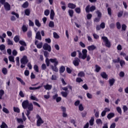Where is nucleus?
Returning a JSON list of instances; mask_svg holds the SVG:
<instances>
[{
    "mask_svg": "<svg viewBox=\"0 0 128 128\" xmlns=\"http://www.w3.org/2000/svg\"><path fill=\"white\" fill-rule=\"evenodd\" d=\"M78 52L79 58H82V60H86V58L88 56V50L86 49H83L82 50V54L80 50H78Z\"/></svg>",
    "mask_w": 128,
    "mask_h": 128,
    "instance_id": "obj_1",
    "label": "nucleus"
},
{
    "mask_svg": "<svg viewBox=\"0 0 128 128\" xmlns=\"http://www.w3.org/2000/svg\"><path fill=\"white\" fill-rule=\"evenodd\" d=\"M36 118L37 119V122H36V126H40L42 124H44V122L42 119V117L40 116V115L37 114L36 116Z\"/></svg>",
    "mask_w": 128,
    "mask_h": 128,
    "instance_id": "obj_2",
    "label": "nucleus"
},
{
    "mask_svg": "<svg viewBox=\"0 0 128 128\" xmlns=\"http://www.w3.org/2000/svg\"><path fill=\"white\" fill-rule=\"evenodd\" d=\"M102 40L105 43V46L107 48H110V42L108 40V38L106 36H102Z\"/></svg>",
    "mask_w": 128,
    "mask_h": 128,
    "instance_id": "obj_3",
    "label": "nucleus"
},
{
    "mask_svg": "<svg viewBox=\"0 0 128 128\" xmlns=\"http://www.w3.org/2000/svg\"><path fill=\"white\" fill-rule=\"evenodd\" d=\"M96 6H92L90 7V5H88L86 8V12H92L96 10Z\"/></svg>",
    "mask_w": 128,
    "mask_h": 128,
    "instance_id": "obj_4",
    "label": "nucleus"
},
{
    "mask_svg": "<svg viewBox=\"0 0 128 128\" xmlns=\"http://www.w3.org/2000/svg\"><path fill=\"white\" fill-rule=\"evenodd\" d=\"M20 62L22 64H26L28 62V56H24L20 59Z\"/></svg>",
    "mask_w": 128,
    "mask_h": 128,
    "instance_id": "obj_5",
    "label": "nucleus"
},
{
    "mask_svg": "<svg viewBox=\"0 0 128 128\" xmlns=\"http://www.w3.org/2000/svg\"><path fill=\"white\" fill-rule=\"evenodd\" d=\"M43 48L44 50H48V52H52V47L50 46V45H49L46 43L44 44Z\"/></svg>",
    "mask_w": 128,
    "mask_h": 128,
    "instance_id": "obj_6",
    "label": "nucleus"
},
{
    "mask_svg": "<svg viewBox=\"0 0 128 128\" xmlns=\"http://www.w3.org/2000/svg\"><path fill=\"white\" fill-rule=\"evenodd\" d=\"M29 104L30 102H28V100H25L22 102V106L24 110L26 109Z\"/></svg>",
    "mask_w": 128,
    "mask_h": 128,
    "instance_id": "obj_7",
    "label": "nucleus"
},
{
    "mask_svg": "<svg viewBox=\"0 0 128 128\" xmlns=\"http://www.w3.org/2000/svg\"><path fill=\"white\" fill-rule=\"evenodd\" d=\"M80 62V60L78 58H75L72 62L73 64H74L75 66H78Z\"/></svg>",
    "mask_w": 128,
    "mask_h": 128,
    "instance_id": "obj_8",
    "label": "nucleus"
},
{
    "mask_svg": "<svg viewBox=\"0 0 128 128\" xmlns=\"http://www.w3.org/2000/svg\"><path fill=\"white\" fill-rule=\"evenodd\" d=\"M28 110H26V112H32L34 110V105H32V103H30L28 106H27Z\"/></svg>",
    "mask_w": 128,
    "mask_h": 128,
    "instance_id": "obj_9",
    "label": "nucleus"
},
{
    "mask_svg": "<svg viewBox=\"0 0 128 128\" xmlns=\"http://www.w3.org/2000/svg\"><path fill=\"white\" fill-rule=\"evenodd\" d=\"M4 6L5 10H7V11L10 10V4L8 2H6Z\"/></svg>",
    "mask_w": 128,
    "mask_h": 128,
    "instance_id": "obj_10",
    "label": "nucleus"
},
{
    "mask_svg": "<svg viewBox=\"0 0 128 128\" xmlns=\"http://www.w3.org/2000/svg\"><path fill=\"white\" fill-rule=\"evenodd\" d=\"M50 62H52V64L54 63V66H58V61L56 58H54V59L50 58Z\"/></svg>",
    "mask_w": 128,
    "mask_h": 128,
    "instance_id": "obj_11",
    "label": "nucleus"
},
{
    "mask_svg": "<svg viewBox=\"0 0 128 128\" xmlns=\"http://www.w3.org/2000/svg\"><path fill=\"white\" fill-rule=\"evenodd\" d=\"M38 40H36L35 42V44L36 46L38 48H42V42L38 43Z\"/></svg>",
    "mask_w": 128,
    "mask_h": 128,
    "instance_id": "obj_12",
    "label": "nucleus"
},
{
    "mask_svg": "<svg viewBox=\"0 0 128 128\" xmlns=\"http://www.w3.org/2000/svg\"><path fill=\"white\" fill-rule=\"evenodd\" d=\"M54 10H50V18L52 20H54Z\"/></svg>",
    "mask_w": 128,
    "mask_h": 128,
    "instance_id": "obj_13",
    "label": "nucleus"
},
{
    "mask_svg": "<svg viewBox=\"0 0 128 128\" xmlns=\"http://www.w3.org/2000/svg\"><path fill=\"white\" fill-rule=\"evenodd\" d=\"M44 88H45L46 90H50L52 88V86L48 84H46V85L44 86Z\"/></svg>",
    "mask_w": 128,
    "mask_h": 128,
    "instance_id": "obj_14",
    "label": "nucleus"
},
{
    "mask_svg": "<svg viewBox=\"0 0 128 128\" xmlns=\"http://www.w3.org/2000/svg\"><path fill=\"white\" fill-rule=\"evenodd\" d=\"M36 40H42V35H40V32H38L36 33Z\"/></svg>",
    "mask_w": 128,
    "mask_h": 128,
    "instance_id": "obj_15",
    "label": "nucleus"
},
{
    "mask_svg": "<svg viewBox=\"0 0 128 128\" xmlns=\"http://www.w3.org/2000/svg\"><path fill=\"white\" fill-rule=\"evenodd\" d=\"M68 8H72V10H74V8H76V5L72 4V3H69L68 5Z\"/></svg>",
    "mask_w": 128,
    "mask_h": 128,
    "instance_id": "obj_16",
    "label": "nucleus"
},
{
    "mask_svg": "<svg viewBox=\"0 0 128 128\" xmlns=\"http://www.w3.org/2000/svg\"><path fill=\"white\" fill-rule=\"evenodd\" d=\"M100 76L103 78H104L105 80H108V76L105 72H102L100 74Z\"/></svg>",
    "mask_w": 128,
    "mask_h": 128,
    "instance_id": "obj_17",
    "label": "nucleus"
},
{
    "mask_svg": "<svg viewBox=\"0 0 128 128\" xmlns=\"http://www.w3.org/2000/svg\"><path fill=\"white\" fill-rule=\"evenodd\" d=\"M88 50L90 51V50H94L96 48V46H94V45H92L90 46H88L87 48Z\"/></svg>",
    "mask_w": 128,
    "mask_h": 128,
    "instance_id": "obj_18",
    "label": "nucleus"
},
{
    "mask_svg": "<svg viewBox=\"0 0 128 128\" xmlns=\"http://www.w3.org/2000/svg\"><path fill=\"white\" fill-rule=\"evenodd\" d=\"M108 82H109L110 86H112L114 84V82H116V80H114V78H112V79H110Z\"/></svg>",
    "mask_w": 128,
    "mask_h": 128,
    "instance_id": "obj_19",
    "label": "nucleus"
},
{
    "mask_svg": "<svg viewBox=\"0 0 128 128\" xmlns=\"http://www.w3.org/2000/svg\"><path fill=\"white\" fill-rule=\"evenodd\" d=\"M41 88H42V86H38V87H30L29 90H40Z\"/></svg>",
    "mask_w": 128,
    "mask_h": 128,
    "instance_id": "obj_20",
    "label": "nucleus"
},
{
    "mask_svg": "<svg viewBox=\"0 0 128 128\" xmlns=\"http://www.w3.org/2000/svg\"><path fill=\"white\" fill-rule=\"evenodd\" d=\"M114 116V112H110L108 114L107 116V118L108 120H110L111 118H112Z\"/></svg>",
    "mask_w": 128,
    "mask_h": 128,
    "instance_id": "obj_21",
    "label": "nucleus"
},
{
    "mask_svg": "<svg viewBox=\"0 0 128 128\" xmlns=\"http://www.w3.org/2000/svg\"><path fill=\"white\" fill-rule=\"evenodd\" d=\"M56 66L57 65H54L51 66L52 70H54V72H58V68Z\"/></svg>",
    "mask_w": 128,
    "mask_h": 128,
    "instance_id": "obj_22",
    "label": "nucleus"
},
{
    "mask_svg": "<svg viewBox=\"0 0 128 128\" xmlns=\"http://www.w3.org/2000/svg\"><path fill=\"white\" fill-rule=\"evenodd\" d=\"M28 26L23 24L22 26V30L24 32H28Z\"/></svg>",
    "mask_w": 128,
    "mask_h": 128,
    "instance_id": "obj_23",
    "label": "nucleus"
},
{
    "mask_svg": "<svg viewBox=\"0 0 128 128\" xmlns=\"http://www.w3.org/2000/svg\"><path fill=\"white\" fill-rule=\"evenodd\" d=\"M94 117H91L90 120L89 121L90 125L91 126H94Z\"/></svg>",
    "mask_w": 128,
    "mask_h": 128,
    "instance_id": "obj_24",
    "label": "nucleus"
},
{
    "mask_svg": "<svg viewBox=\"0 0 128 128\" xmlns=\"http://www.w3.org/2000/svg\"><path fill=\"white\" fill-rule=\"evenodd\" d=\"M30 100H36V102H38V99L36 97V96H32V94H31L30 97Z\"/></svg>",
    "mask_w": 128,
    "mask_h": 128,
    "instance_id": "obj_25",
    "label": "nucleus"
},
{
    "mask_svg": "<svg viewBox=\"0 0 128 128\" xmlns=\"http://www.w3.org/2000/svg\"><path fill=\"white\" fill-rule=\"evenodd\" d=\"M0 128H8V125L6 122H2V124L0 126Z\"/></svg>",
    "mask_w": 128,
    "mask_h": 128,
    "instance_id": "obj_26",
    "label": "nucleus"
},
{
    "mask_svg": "<svg viewBox=\"0 0 128 128\" xmlns=\"http://www.w3.org/2000/svg\"><path fill=\"white\" fill-rule=\"evenodd\" d=\"M2 73L3 74L6 76V74H8V69L6 68H3L2 70Z\"/></svg>",
    "mask_w": 128,
    "mask_h": 128,
    "instance_id": "obj_27",
    "label": "nucleus"
},
{
    "mask_svg": "<svg viewBox=\"0 0 128 128\" xmlns=\"http://www.w3.org/2000/svg\"><path fill=\"white\" fill-rule=\"evenodd\" d=\"M35 24L36 26H38V28H40L42 26V24L40 22V21L38 20H35Z\"/></svg>",
    "mask_w": 128,
    "mask_h": 128,
    "instance_id": "obj_28",
    "label": "nucleus"
},
{
    "mask_svg": "<svg viewBox=\"0 0 128 128\" xmlns=\"http://www.w3.org/2000/svg\"><path fill=\"white\" fill-rule=\"evenodd\" d=\"M4 94V91L2 90H0V100L2 99V96Z\"/></svg>",
    "mask_w": 128,
    "mask_h": 128,
    "instance_id": "obj_29",
    "label": "nucleus"
},
{
    "mask_svg": "<svg viewBox=\"0 0 128 128\" xmlns=\"http://www.w3.org/2000/svg\"><path fill=\"white\" fill-rule=\"evenodd\" d=\"M64 70H66V68L64 66H62L60 68V74H62V72H64Z\"/></svg>",
    "mask_w": 128,
    "mask_h": 128,
    "instance_id": "obj_30",
    "label": "nucleus"
},
{
    "mask_svg": "<svg viewBox=\"0 0 128 128\" xmlns=\"http://www.w3.org/2000/svg\"><path fill=\"white\" fill-rule=\"evenodd\" d=\"M48 26L50 28H54V22L52 21H50L48 24Z\"/></svg>",
    "mask_w": 128,
    "mask_h": 128,
    "instance_id": "obj_31",
    "label": "nucleus"
},
{
    "mask_svg": "<svg viewBox=\"0 0 128 128\" xmlns=\"http://www.w3.org/2000/svg\"><path fill=\"white\" fill-rule=\"evenodd\" d=\"M84 76H85V74H84V72H80L78 74V76H79L80 78H82Z\"/></svg>",
    "mask_w": 128,
    "mask_h": 128,
    "instance_id": "obj_32",
    "label": "nucleus"
},
{
    "mask_svg": "<svg viewBox=\"0 0 128 128\" xmlns=\"http://www.w3.org/2000/svg\"><path fill=\"white\" fill-rule=\"evenodd\" d=\"M96 124H102V119L100 118H98L96 120Z\"/></svg>",
    "mask_w": 128,
    "mask_h": 128,
    "instance_id": "obj_33",
    "label": "nucleus"
},
{
    "mask_svg": "<svg viewBox=\"0 0 128 128\" xmlns=\"http://www.w3.org/2000/svg\"><path fill=\"white\" fill-rule=\"evenodd\" d=\"M8 60L10 62H14V57L13 56H8Z\"/></svg>",
    "mask_w": 128,
    "mask_h": 128,
    "instance_id": "obj_34",
    "label": "nucleus"
},
{
    "mask_svg": "<svg viewBox=\"0 0 128 128\" xmlns=\"http://www.w3.org/2000/svg\"><path fill=\"white\" fill-rule=\"evenodd\" d=\"M119 62H120V65L122 66H122H126V62L124 60H120Z\"/></svg>",
    "mask_w": 128,
    "mask_h": 128,
    "instance_id": "obj_35",
    "label": "nucleus"
},
{
    "mask_svg": "<svg viewBox=\"0 0 128 128\" xmlns=\"http://www.w3.org/2000/svg\"><path fill=\"white\" fill-rule=\"evenodd\" d=\"M7 42L8 46H12L14 44L12 41L10 39H7Z\"/></svg>",
    "mask_w": 128,
    "mask_h": 128,
    "instance_id": "obj_36",
    "label": "nucleus"
},
{
    "mask_svg": "<svg viewBox=\"0 0 128 128\" xmlns=\"http://www.w3.org/2000/svg\"><path fill=\"white\" fill-rule=\"evenodd\" d=\"M95 68H96V72H99L100 70V69H101L100 66H98V65H96Z\"/></svg>",
    "mask_w": 128,
    "mask_h": 128,
    "instance_id": "obj_37",
    "label": "nucleus"
},
{
    "mask_svg": "<svg viewBox=\"0 0 128 128\" xmlns=\"http://www.w3.org/2000/svg\"><path fill=\"white\" fill-rule=\"evenodd\" d=\"M20 40V36H16L14 38V41L15 42H18Z\"/></svg>",
    "mask_w": 128,
    "mask_h": 128,
    "instance_id": "obj_38",
    "label": "nucleus"
},
{
    "mask_svg": "<svg viewBox=\"0 0 128 128\" xmlns=\"http://www.w3.org/2000/svg\"><path fill=\"white\" fill-rule=\"evenodd\" d=\"M27 36L29 38H32V31H28L27 32Z\"/></svg>",
    "mask_w": 128,
    "mask_h": 128,
    "instance_id": "obj_39",
    "label": "nucleus"
},
{
    "mask_svg": "<svg viewBox=\"0 0 128 128\" xmlns=\"http://www.w3.org/2000/svg\"><path fill=\"white\" fill-rule=\"evenodd\" d=\"M14 112L19 114V112H20V110L18 108L14 107Z\"/></svg>",
    "mask_w": 128,
    "mask_h": 128,
    "instance_id": "obj_40",
    "label": "nucleus"
},
{
    "mask_svg": "<svg viewBox=\"0 0 128 128\" xmlns=\"http://www.w3.org/2000/svg\"><path fill=\"white\" fill-rule=\"evenodd\" d=\"M28 2H25L22 4V8H28Z\"/></svg>",
    "mask_w": 128,
    "mask_h": 128,
    "instance_id": "obj_41",
    "label": "nucleus"
},
{
    "mask_svg": "<svg viewBox=\"0 0 128 128\" xmlns=\"http://www.w3.org/2000/svg\"><path fill=\"white\" fill-rule=\"evenodd\" d=\"M96 12L98 16V18H102V12H100V10H98L96 11Z\"/></svg>",
    "mask_w": 128,
    "mask_h": 128,
    "instance_id": "obj_42",
    "label": "nucleus"
},
{
    "mask_svg": "<svg viewBox=\"0 0 128 128\" xmlns=\"http://www.w3.org/2000/svg\"><path fill=\"white\" fill-rule=\"evenodd\" d=\"M69 16L72 18L74 16V10H68Z\"/></svg>",
    "mask_w": 128,
    "mask_h": 128,
    "instance_id": "obj_43",
    "label": "nucleus"
},
{
    "mask_svg": "<svg viewBox=\"0 0 128 128\" xmlns=\"http://www.w3.org/2000/svg\"><path fill=\"white\" fill-rule=\"evenodd\" d=\"M19 44H21L22 46H26V42L24 40H20L19 41Z\"/></svg>",
    "mask_w": 128,
    "mask_h": 128,
    "instance_id": "obj_44",
    "label": "nucleus"
},
{
    "mask_svg": "<svg viewBox=\"0 0 128 128\" xmlns=\"http://www.w3.org/2000/svg\"><path fill=\"white\" fill-rule=\"evenodd\" d=\"M2 112H5V114H10V111H8V110L4 107L3 108Z\"/></svg>",
    "mask_w": 128,
    "mask_h": 128,
    "instance_id": "obj_45",
    "label": "nucleus"
},
{
    "mask_svg": "<svg viewBox=\"0 0 128 128\" xmlns=\"http://www.w3.org/2000/svg\"><path fill=\"white\" fill-rule=\"evenodd\" d=\"M16 120L18 124H24V120L22 118H17Z\"/></svg>",
    "mask_w": 128,
    "mask_h": 128,
    "instance_id": "obj_46",
    "label": "nucleus"
},
{
    "mask_svg": "<svg viewBox=\"0 0 128 128\" xmlns=\"http://www.w3.org/2000/svg\"><path fill=\"white\" fill-rule=\"evenodd\" d=\"M61 94L64 98H66L68 96V93L66 92H61Z\"/></svg>",
    "mask_w": 128,
    "mask_h": 128,
    "instance_id": "obj_47",
    "label": "nucleus"
},
{
    "mask_svg": "<svg viewBox=\"0 0 128 128\" xmlns=\"http://www.w3.org/2000/svg\"><path fill=\"white\" fill-rule=\"evenodd\" d=\"M116 110L118 112V114H122V108H120V106L116 107Z\"/></svg>",
    "mask_w": 128,
    "mask_h": 128,
    "instance_id": "obj_48",
    "label": "nucleus"
},
{
    "mask_svg": "<svg viewBox=\"0 0 128 128\" xmlns=\"http://www.w3.org/2000/svg\"><path fill=\"white\" fill-rule=\"evenodd\" d=\"M53 36H54V38H60V36L56 32H54L53 33Z\"/></svg>",
    "mask_w": 128,
    "mask_h": 128,
    "instance_id": "obj_49",
    "label": "nucleus"
},
{
    "mask_svg": "<svg viewBox=\"0 0 128 128\" xmlns=\"http://www.w3.org/2000/svg\"><path fill=\"white\" fill-rule=\"evenodd\" d=\"M16 66H20V57H16Z\"/></svg>",
    "mask_w": 128,
    "mask_h": 128,
    "instance_id": "obj_50",
    "label": "nucleus"
},
{
    "mask_svg": "<svg viewBox=\"0 0 128 128\" xmlns=\"http://www.w3.org/2000/svg\"><path fill=\"white\" fill-rule=\"evenodd\" d=\"M50 12L48 10H46L44 12V15L46 16H48L50 14Z\"/></svg>",
    "mask_w": 128,
    "mask_h": 128,
    "instance_id": "obj_51",
    "label": "nucleus"
},
{
    "mask_svg": "<svg viewBox=\"0 0 128 128\" xmlns=\"http://www.w3.org/2000/svg\"><path fill=\"white\" fill-rule=\"evenodd\" d=\"M24 13H25V14H26V16H28L30 14V10L26 9V10H25Z\"/></svg>",
    "mask_w": 128,
    "mask_h": 128,
    "instance_id": "obj_52",
    "label": "nucleus"
},
{
    "mask_svg": "<svg viewBox=\"0 0 128 128\" xmlns=\"http://www.w3.org/2000/svg\"><path fill=\"white\" fill-rule=\"evenodd\" d=\"M123 14H124L123 11H120V12H118V18H122V16Z\"/></svg>",
    "mask_w": 128,
    "mask_h": 128,
    "instance_id": "obj_53",
    "label": "nucleus"
},
{
    "mask_svg": "<svg viewBox=\"0 0 128 128\" xmlns=\"http://www.w3.org/2000/svg\"><path fill=\"white\" fill-rule=\"evenodd\" d=\"M34 68L36 72H38V65H34Z\"/></svg>",
    "mask_w": 128,
    "mask_h": 128,
    "instance_id": "obj_54",
    "label": "nucleus"
},
{
    "mask_svg": "<svg viewBox=\"0 0 128 128\" xmlns=\"http://www.w3.org/2000/svg\"><path fill=\"white\" fill-rule=\"evenodd\" d=\"M22 120H24V122H26V116H24V112H22Z\"/></svg>",
    "mask_w": 128,
    "mask_h": 128,
    "instance_id": "obj_55",
    "label": "nucleus"
},
{
    "mask_svg": "<svg viewBox=\"0 0 128 128\" xmlns=\"http://www.w3.org/2000/svg\"><path fill=\"white\" fill-rule=\"evenodd\" d=\"M92 18V14H88L86 15L87 20H90Z\"/></svg>",
    "mask_w": 128,
    "mask_h": 128,
    "instance_id": "obj_56",
    "label": "nucleus"
},
{
    "mask_svg": "<svg viewBox=\"0 0 128 128\" xmlns=\"http://www.w3.org/2000/svg\"><path fill=\"white\" fill-rule=\"evenodd\" d=\"M48 94L47 95H44V98L46 99V100H48V98H50V92H48Z\"/></svg>",
    "mask_w": 128,
    "mask_h": 128,
    "instance_id": "obj_57",
    "label": "nucleus"
},
{
    "mask_svg": "<svg viewBox=\"0 0 128 128\" xmlns=\"http://www.w3.org/2000/svg\"><path fill=\"white\" fill-rule=\"evenodd\" d=\"M79 110H80V112H82V110H84V106H82V104H80L79 105Z\"/></svg>",
    "mask_w": 128,
    "mask_h": 128,
    "instance_id": "obj_58",
    "label": "nucleus"
},
{
    "mask_svg": "<svg viewBox=\"0 0 128 128\" xmlns=\"http://www.w3.org/2000/svg\"><path fill=\"white\" fill-rule=\"evenodd\" d=\"M75 11L76 12V14H80V8H75Z\"/></svg>",
    "mask_w": 128,
    "mask_h": 128,
    "instance_id": "obj_59",
    "label": "nucleus"
},
{
    "mask_svg": "<svg viewBox=\"0 0 128 128\" xmlns=\"http://www.w3.org/2000/svg\"><path fill=\"white\" fill-rule=\"evenodd\" d=\"M119 76L120 78H124V72L122 71L120 72Z\"/></svg>",
    "mask_w": 128,
    "mask_h": 128,
    "instance_id": "obj_60",
    "label": "nucleus"
},
{
    "mask_svg": "<svg viewBox=\"0 0 128 128\" xmlns=\"http://www.w3.org/2000/svg\"><path fill=\"white\" fill-rule=\"evenodd\" d=\"M19 95L21 98H24V92L22 91H20L19 92Z\"/></svg>",
    "mask_w": 128,
    "mask_h": 128,
    "instance_id": "obj_61",
    "label": "nucleus"
},
{
    "mask_svg": "<svg viewBox=\"0 0 128 128\" xmlns=\"http://www.w3.org/2000/svg\"><path fill=\"white\" fill-rule=\"evenodd\" d=\"M87 98H92V95L88 92L86 94Z\"/></svg>",
    "mask_w": 128,
    "mask_h": 128,
    "instance_id": "obj_62",
    "label": "nucleus"
},
{
    "mask_svg": "<svg viewBox=\"0 0 128 128\" xmlns=\"http://www.w3.org/2000/svg\"><path fill=\"white\" fill-rule=\"evenodd\" d=\"M4 48H6V46L4 44H2L0 46V50H4Z\"/></svg>",
    "mask_w": 128,
    "mask_h": 128,
    "instance_id": "obj_63",
    "label": "nucleus"
},
{
    "mask_svg": "<svg viewBox=\"0 0 128 128\" xmlns=\"http://www.w3.org/2000/svg\"><path fill=\"white\" fill-rule=\"evenodd\" d=\"M110 128H116V123L113 122L110 126Z\"/></svg>",
    "mask_w": 128,
    "mask_h": 128,
    "instance_id": "obj_64",
    "label": "nucleus"
}]
</instances>
